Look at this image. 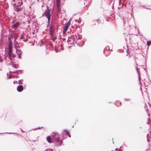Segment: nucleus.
I'll return each mask as SVG.
<instances>
[{
  "label": "nucleus",
  "instance_id": "nucleus-1",
  "mask_svg": "<svg viewBox=\"0 0 151 151\" xmlns=\"http://www.w3.org/2000/svg\"><path fill=\"white\" fill-rule=\"evenodd\" d=\"M53 134L54 135L52 136V139L50 136H48L47 137L46 140L47 142L50 143H51L55 141H56V143L58 145H61L63 143V142L62 139H60V135L56 132H53Z\"/></svg>",
  "mask_w": 151,
  "mask_h": 151
},
{
  "label": "nucleus",
  "instance_id": "nucleus-2",
  "mask_svg": "<svg viewBox=\"0 0 151 151\" xmlns=\"http://www.w3.org/2000/svg\"><path fill=\"white\" fill-rule=\"evenodd\" d=\"M9 40V45L8 46V55L9 59L11 61V63L12 62H14V61L15 60V58H16V55L12 52V44L13 43L9 37L8 38Z\"/></svg>",
  "mask_w": 151,
  "mask_h": 151
},
{
  "label": "nucleus",
  "instance_id": "nucleus-3",
  "mask_svg": "<svg viewBox=\"0 0 151 151\" xmlns=\"http://www.w3.org/2000/svg\"><path fill=\"white\" fill-rule=\"evenodd\" d=\"M47 9L45 10L44 13L43 14V16H45L48 19V22L49 23L50 20L51 15L50 14V11L49 7L47 6Z\"/></svg>",
  "mask_w": 151,
  "mask_h": 151
},
{
  "label": "nucleus",
  "instance_id": "nucleus-4",
  "mask_svg": "<svg viewBox=\"0 0 151 151\" xmlns=\"http://www.w3.org/2000/svg\"><path fill=\"white\" fill-rule=\"evenodd\" d=\"M55 28L52 24H51L50 25L49 28L50 35H56L55 31Z\"/></svg>",
  "mask_w": 151,
  "mask_h": 151
},
{
  "label": "nucleus",
  "instance_id": "nucleus-5",
  "mask_svg": "<svg viewBox=\"0 0 151 151\" xmlns=\"http://www.w3.org/2000/svg\"><path fill=\"white\" fill-rule=\"evenodd\" d=\"M71 20V19H70V20L66 24L65 26L63 29V33H64V32L66 31L68 29V28L70 24V21Z\"/></svg>",
  "mask_w": 151,
  "mask_h": 151
},
{
  "label": "nucleus",
  "instance_id": "nucleus-6",
  "mask_svg": "<svg viewBox=\"0 0 151 151\" xmlns=\"http://www.w3.org/2000/svg\"><path fill=\"white\" fill-rule=\"evenodd\" d=\"M16 53L17 55H18V58L20 59H22V57H21V55H22L23 53L22 51L21 50L17 49L16 48Z\"/></svg>",
  "mask_w": 151,
  "mask_h": 151
},
{
  "label": "nucleus",
  "instance_id": "nucleus-7",
  "mask_svg": "<svg viewBox=\"0 0 151 151\" xmlns=\"http://www.w3.org/2000/svg\"><path fill=\"white\" fill-rule=\"evenodd\" d=\"M23 90V87L22 85H19L17 87V90L19 92H21Z\"/></svg>",
  "mask_w": 151,
  "mask_h": 151
},
{
  "label": "nucleus",
  "instance_id": "nucleus-8",
  "mask_svg": "<svg viewBox=\"0 0 151 151\" xmlns=\"http://www.w3.org/2000/svg\"><path fill=\"white\" fill-rule=\"evenodd\" d=\"M20 25V23L18 22H17L15 24L12 26V27L13 29L15 28L16 29Z\"/></svg>",
  "mask_w": 151,
  "mask_h": 151
},
{
  "label": "nucleus",
  "instance_id": "nucleus-9",
  "mask_svg": "<svg viewBox=\"0 0 151 151\" xmlns=\"http://www.w3.org/2000/svg\"><path fill=\"white\" fill-rule=\"evenodd\" d=\"M50 37L52 40V41L53 42H54L55 40L56 39L57 36L56 35H50Z\"/></svg>",
  "mask_w": 151,
  "mask_h": 151
},
{
  "label": "nucleus",
  "instance_id": "nucleus-10",
  "mask_svg": "<svg viewBox=\"0 0 151 151\" xmlns=\"http://www.w3.org/2000/svg\"><path fill=\"white\" fill-rule=\"evenodd\" d=\"M78 37L76 36V38L77 40H81L82 39V37L80 35H79V34L78 35Z\"/></svg>",
  "mask_w": 151,
  "mask_h": 151
},
{
  "label": "nucleus",
  "instance_id": "nucleus-11",
  "mask_svg": "<svg viewBox=\"0 0 151 151\" xmlns=\"http://www.w3.org/2000/svg\"><path fill=\"white\" fill-rule=\"evenodd\" d=\"M63 131L66 134H69V132L68 130L67 129H65Z\"/></svg>",
  "mask_w": 151,
  "mask_h": 151
},
{
  "label": "nucleus",
  "instance_id": "nucleus-12",
  "mask_svg": "<svg viewBox=\"0 0 151 151\" xmlns=\"http://www.w3.org/2000/svg\"><path fill=\"white\" fill-rule=\"evenodd\" d=\"M139 6H141V7H143V8L146 9H150L149 8H147L146 7V6H144V5H140L139 4Z\"/></svg>",
  "mask_w": 151,
  "mask_h": 151
},
{
  "label": "nucleus",
  "instance_id": "nucleus-13",
  "mask_svg": "<svg viewBox=\"0 0 151 151\" xmlns=\"http://www.w3.org/2000/svg\"><path fill=\"white\" fill-rule=\"evenodd\" d=\"M18 83L20 85H21L23 83V82L21 80H20L18 81Z\"/></svg>",
  "mask_w": 151,
  "mask_h": 151
},
{
  "label": "nucleus",
  "instance_id": "nucleus-14",
  "mask_svg": "<svg viewBox=\"0 0 151 151\" xmlns=\"http://www.w3.org/2000/svg\"><path fill=\"white\" fill-rule=\"evenodd\" d=\"M21 8H17L16 9V11L17 12H19L20 10H21Z\"/></svg>",
  "mask_w": 151,
  "mask_h": 151
},
{
  "label": "nucleus",
  "instance_id": "nucleus-15",
  "mask_svg": "<svg viewBox=\"0 0 151 151\" xmlns=\"http://www.w3.org/2000/svg\"><path fill=\"white\" fill-rule=\"evenodd\" d=\"M86 1H87L86 2V5L88 3V0H84V4H86V2H85V1L86 2Z\"/></svg>",
  "mask_w": 151,
  "mask_h": 151
},
{
  "label": "nucleus",
  "instance_id": "nucleus-16",
  "mask_svg": "<svg viewBox=\"0 0 151 151\" xmlns=\"http://www.w3.org/2000/svg\"><path fill=\"white\" fill-rule=\"evenodd\" d=\"M21 70H16L14 71L15 73H18L19 72H21Z\"/></svg>",
  "mask_w": 151,
  "mask_h": 151
},
{
  "label": "nucleus",
  "instance_id": "nucleus-17",
  "mask_svg": "<svg viewBox=\"0 0 151 151\" xmlns=\"http://www.w3.org/2000/svg\"><path fill=\"white\" fill-rule=\"evenodd\" d=\"M12 66L14 68L16 69L17 68V67L16 65L14 64H13L12 65Z\"/></svg>",
  "mask_w": 151,
  "mask_h": 151
},
{
  "label": "nucleus",
  "instance_id": "nucleus-18",
  "mask_svg": "<svg viewBox=\"0 0 151 151\" xmlns=\"http://www.w3.org/2000/svg\"><path fill=\"white\" fill-rule=\"evenodd\" d=\"M147 45L148 46H149L151 45V42L149 41H147Z\"/></svg>",
  "mask_w": 151,
  "mask_h": 151
},
{
  "label": "nucleus",
  "instance_id": "nucleus-19",
  "mask_svg": "<svg viewBox=\"0 0 151 151\" xmlns=\"http://www.w3.org/2000/svg\"><path fill=\"white\" fill-rule=\"evenodd\" d=\"M23 33L21 35V37L20 38V40H22L23 38L24 37L23 35Z\"/></svg>",
  "mask_w": 151,
  "mask_h": 151
},
{
  "label": "nucleus",
  "instance_id": "nucleus-20",
  "mask_svg": "<svg viewBox=\"0 0 151 151\" xmlns=\"http://www.w3.org/2000/svg\"><path fill=\"white\" fill-rule=\"evenodd\" d=\"M136 71H137V72L138 75L139 76V73H138V68L137 67H136Z\"/></svg>",
  "mask_w": 151,
  "mask_h": 151
},
{
  "label": "nucleus",
  "instance_id": "nucleus-21",
  "mask_svg": "<svg viewBox=\"0 0 151 151\" xmlns=\"http://www.w3.org/2000/svg\"><path fill=\"white\" fill-rule=\"evenodd\" d=\"M127 54L126 55L127 56L128 54L129 55H130L129 54V51L128 50H127Z\"/></svg>",
  "mask_w": 151,
  "mask_h": 151
},
{
  "label": "nucleus",
  "instance_id": "nucleus-22",
  "mask_svg": "<svg viewBox=\"0 0 151 151\" xmlns=\"http://www.w3.org/2000/svg\"><path fill=\"white\" fill-rule=\"evenodd\" d=\"M148 135H149V134H147V141L148 142H149L150 141L149 139L148 138Z\"/></svg>",
  "mask_w": 151,
  "mask_h": 151
},
{
  "label": "nucleus",
  "instance_id": "nucleus-23",
  "mask_svg": "<svg viewBox=\"0 0 151 151\" xmlns=\"http://www.w3.org/2000/svg\"><path fill=\"white\" fill-rule=\"evenodd\" d=\"M62 40H63V41H64L66 40V38H62L61 39Z\"/></svg>",
  "mask_w": 151,
  "mask_h": 151
},
{
  "label": "nucleus",
  "instance_id": "nucleus-24",
  "mask_svg": "<svg viewBox=\"0 0 151 151\" xmlns=\"http://www.w3.org/2000/svg\"><path fill=\"white\" fill-rule=\"evenodd\" d=\"M97 22L98 23V24H99L100 23L99 19L97 20Z\"/></svg>",
  "mask_w": 151,
  "mask_h": 151
},
{
  "label": "nucleus",
  "instance_id": "nucleus-25",
  "mask_svg": "<svg viewBox=\"0 0 151 151\" xmlns=\"http://www.w3.org/2000/svg\"><path fill=\"white\" fill-rule=\"evenodd\" d=\"M61 48H60L61 50H63V45H61Z\"/></svg>",
  "mask_w": 151,
  "mask_h": 151
},
{
  "label": "nucleus",
  "instance_id": "nucleus-26",
  "mask_svg": "<svg viewBox=\"0 0 151 151\" xmlns=\"http://www.w3.org/2000/svg\"><path fill=\"white\" fill-rule=\"evenodd\" d=\"M21 131L23 133H24L25 132L21 128H20Z\"/></svg>",
  "mask_w": 151,
  "mask_h": 151
},
{
  "label": "nucleus",
  "instance_id": "nucleus-27",
  "mask_svg": "<svg viewBox=\"0 0 151 151\" xmlns=\"http://www.w3.org/2000/svg\"><path fill=\"white\" fill-rule=\"evenodd\" d=\"M12 76H13V78H14L13 76H12L11 75H10L9 76V78L10 79V78H12Z\"/></svg>",
  "mask_w": 151,
  "mask_h": 151
},
{
  "label": "nucleus",
  "instance_id": "nucleus-28",
  "mask_svg": "<svg viewBox=\"0 0 151 151\" xmlns=\"http://www.w3.org/2000/svg\"><path fill=\"white\" fill-rule=\"evenodd\" d=\"M2 60V58L1 56H0V61L1 62Z\"/></svg>",
  "mask_w": 151,
  "mask_h": 151
},
{
  "label": "nucleus",
  "instance_id": "nucleus-29",
  "mask_svg": "<svg viewBox=\"0 0 151 151\" xmlns=\"http://www.w3.org/2000/svg\"><path fill=\"white\" fill-rule=\"evenodd\" d=\"M14 37L15 38V40H16L17 39V36H14Z\"/></svg>",
  "mask_w": 151,
  "mask_h": 151
},
{
  "label": "nucleus",
  "instance_id": "nucleus-30",
  "mask_svg": "<svg viewBox=\"0 0 151 151\" xmlns=\"http://www.w3.org/2000/svg\"><path fill=\"white\" fill-rule=\"evenodd\" d=\"M9 133V134H17L16 133Z\"/></svg>",
  "mask_w": 151,
  "mask_h": 151
},
{
  "label": "nucleus",
  "instance_id": "nucleus-31",
  "mask_svg": "<svg viewBox=\"0 0 151 151\" xmlns=\"http://www.w3.org/2000/svg\"><path fill=\"white\" fill-rule=\"evenodd\" d=\"M26 37H27V38H30V37L28 35H27L26 36Z\"/></svg>",
  "mask_w": 151,
  "mask_h": 151
},
{
  "label": "nucleus",
  "instance_id": "nucleus-32",
  "mask_svg": "<svg viewBox=\"0 0 151 151\" xmlns=\"http://www.w3.org/2000/svg\"><path fill=\"white\" fill-rule=\"evenodd\" d=\"M41 128H42V127H38V128H37V129H40Z\"/></svg>",
  "mask_w": 151,
  "mask_h": 151
},
{
  "label": "nucleus",
  "instance_id": "nucleus-33",
  "mask_svg": "<svg viewBox=\"0 0 151 151\" xmlns=\"http://www.w3.org/2000/svg\"><path fill=\"white\" fill-rule=\"evenodd\" d=\"M20 47L19 46H18L17 47V48H17H17H19Z\"/></svg>",
  "mask_w": 151,
  "mask_h": 151
},
{
  "label": "nucleus",
  "instance_id": "nucleus-34",
  "mask_svg": "<svg viewBox=\"0 0 151 151\" xmlns=\"http://www.w3.org/2000/svg\"><path fill=\"white\" fill-rule=\"evenodd\" d=\"M23 41L24 42H27V40H23Z\"/></svg>",
  "mask_w": 151,
  "mask_h": 151
},
{
  "label": "nucleus",
  "instance_id": "nucleus-35",
  "mask_svg": "<svg viewBox=\"0 0 151 151\" xmlns=\"http://www.w3.org/2000/svg\"><path fill=\"white\" fill-rule=\"evenodd\" d=\"M68 136L69 137H71V135H70L69 134H68Z\"/></svg>",
  "mask_w": 151,
  "mask_h": 151
},
{
  "label": "nucleus",
  "instance_id": "nucleus-36",
  "mask_svg": "<svg viewBox=\"0 0 151 151\" xmlns=\"http://www.w3.org/2000/svg\"><path fill=\"white\" fill-rule=\"evenodd\" d=\"M20 0L21 1V4H23V3H22V0Z\"/></svg>",
  "mask_w": 151,
  "mask_h": 151
},
{
  "label": "nucleus",
  "instance_id": "nucleus-37",
  "mask_svg": "<svg viewBox=\"0 0 151 151\" xmlns=\"http://www.w3.org/2000/svg\"><path fill=\"white\" fill-rule=\"evenodd\" d=\"M115 150H116V151H118V149L117 148H116L115 149Z\"/></svg>",
  "mask_w": 151,
  "mask_h": 151
},
{
  "label": "nucleus",
  "instance_id": "nucleus-38",
  "mask_svg": "<svg viewBox=\"0 0 151 151\" xmlns=\"http://www.w3.org/2000/svg\"><path fill=\"white\" fill-rule=\"evenodd\" d=\"M28 23L29 24L30 23V21L29 20L28 21Z\"/></svg>",
  "mask_w": 151,
  "mask_h": 151
},
{
  "label": "nucleus",
  "instance_id": "nucleus-39",
  "mask_svg": "<svg viewBox=\"0 0 151 151\" xmlns=\"http://www.w3.org/2000/svg\"><path fill=\"white\" fill-rule=\"evenodd\" d=\"M11 73H14V71L12 72H11Z\"/></svg>",
  "mask_w": 151,
  "mask_h": 151
},
{
  "label": "nucleus",
  "instance_id": "nucleus-40",
  "mask_svg": "<svg viewBox=\"0 0 151 151\" xmlns=\"http://www.w3.org/2000/svg\"><path fill=\"white\" fill-rule=\"evenodd\" d=\"M146 111L147 112L148 109H146Z\"/></svg>",
  "mask_w": 151,
  "mask_h": 151
},
{
  "label": "nucleus",
  "instance_id": "nucleus-41",
  "mask_svg": "<svg viewBox=\"0 0 151 151\" xmlns=\"http://www.w3.org/2000/svg\"><path fill=\"white\" fill-rule=\"evenodd\" d=\"M108 47V49H109V50H110L109 49V47Z\"/></svg>",
  "mask_w": 151,
  "mask_h": 151
},
{
  "label": "nucleus",
  "instance_id": "nucleus-42",
  "mask_svg": "<svg viewBox=\"0 0 151 151\" xmlns=\"http://www.w3.org/2000/svg\"><path fill=\"white\" fill-rule=\"evenodd\" d=\"M13 1L14 2H15V0H13Z\"/></svg>",
  "mask_w": 151,
  "mask_h": 151
},
{
  "label": "nucleus",
  "instance_id": "nucleus-43",
  "mask_svg": "<svg viewBox=\"0 0 151 151\" xmlns=\"http://www.w3.org/2000/svg\"><path fill=\"white\" fill-rule=\"evenodd\" d=\"M11 36L12 38V39H13V37H12V35H11Z\"/></svg>",
  "mask_w": 151,
  "mask_h": 151
},
{
  "label": "nucleus",
  "instance_id": "nucleus-44",
  "mask_svg": "<svg viewBox=\"0 0 151 151\" xmlns=\"http://www.w3.org/2000/svg\"><path fill=\"white\" fill-rule=\"evenodd\" d=\"M147 124H149V123H149V122H147Z\"/></svg>",
  "mask_w": 151,
  "mask_h": 151
},
{
  "label": "nucleus",
  "instance_id": "nucleus-45",
  "mask_svg": "<svg viewBox=\"0 0 151 151\" xmlns=\"http://www.w3.org/2000/svg\"><path fill=\"white\" fill-rule=\"evenodd\" d=\"M75 20L76 21V22H77V20L76 19V20Z\"/></svg>",
  "mask_w": 151,
  "mask_h": 151
},
{
  "label": "nucleus",
  "instance_id": "nucleus-46",
  "mask_svg": "<svg viewBox=\"0 0 151 151\" xmlns=\"http://www.w3.org/2000/svg\"><path fill=\"white\" fill-rule=\"evenodd\" d=\"M45 151H48V150H45Z\"/></svg>",
  "mask_w": 151,
  "mask_h": 151
},
{
  "label": "nucleus",
  "instance_id": "nucleus-47",
  "mask_svg": "<svg viewBox=\"0 0 151 151\" xmlns=\"http://www.w3.org/2000/svg\"><path fill=\"white\" fill-rule=\"evenodd\" d=\"M36 129H34V130H36Z\"/></svg>",
  "mask_w": 151,
  "mask_h": 151
},
{
  "label": "nucleus",
  "instance_id": "nucleus-48",
  "mask_svg": "<svg viewBox=\"0 0 151 151\" xmlns=\"http://www.w3.org/2000/svg\"><path fill=\"white\" fill-rule=\"evenodd\" d=\"M57 2H58V0H57Z\"/></svg>",
  "mask_w": 151,
  "mask_h": 151
},
{
  "label": "nucleus",
  "instance_id": "nucleus-49",
  "mask_svg": "<svg viewBox=\"0 0 151 151\" xmlns=\"http://www.w3.org/2000/svg\"><path fill=\"white\" fill-rule=\"evenodd\" d=\"M113 144L114 143V142H113Z\"/></svg>",
  "mask_w": 151,
  "mask_h": 151
},
{
  "label": "nucleus",
  "instance_id": "nucleus-50",
  "mask_svg": "<svg viewBox=\"0 0 151 151\" xmlns=\"http://www.w3.org/2000/svg\"><path fill=\"white\" fill-rule=\"evenodd\" d=\"M2 134V133H0V134Z\"/></svg>",
  "mask_w": 151,
  "mask_h": 151
},
{
  "label": "nucleus",
  "instance_id": "nucleus-51",
  "mask_svg": "<svg viewBox=\"0 0 151 151\" xmlns=\"http://www.w3.org/2000/svg\"><path fill=\"white\" fill-rule=\"evenodd\" d=\"M126 42L127 41V40L125 39Z\"/></svg>",
  "mask_w": 151,
  "mask_h": 151
},
{
  "label": "nucleus",
  "instance_id": "nucleus-52",
  "mask_svg": "<svg viewBox=\"0 0 151 151\" xmlns=\"http://www.w3.org/2000/svg\"><path fill=\"white\" fill-rule=\"evenodd\" d=\"M7 74L8 75V73H7Z\"/></svg>",
  "mask_w": 151,
  "mask_h": 151
}]
</instances>
